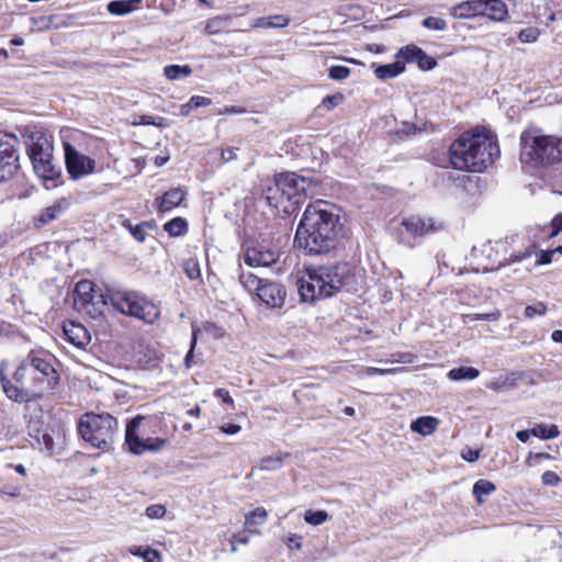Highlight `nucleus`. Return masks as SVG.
Returning a JSON list of instances; mask_svg holds the SVG:
<instances>
[{
  "label": "nucleus",
  "instance_id": "nucleus-1",
  "mask_svg": "<svg viewBox=\"0 0 562 562\" xmlns=\"http://www.w3.org/2000/svg\"><path fill=\"white\" fill-rule=\"evenodd\" d=\"M60 376L53 358L42 352H30L10 376H1L3 392L19 404L35 403L54 393Z\"/></svg>",
  "mask_w": 562,
  "mask_h": 562
},
{
  "label": "nucleus",
  "instance_id": "nucleus-2",
  "mask_svg": "<svg viewBox=\"0 0 562 562\" xmlns=\"http://www.w3.org/2000/svg\"><path fill=\"white\" fill-rule=\"evenodd\" d=\"M338 209L323 200L308 204L296 229L295 241L310 254L335 247L341 229Z\"/></svg>",
  "mask_w": 562,
  "mask_h": 562
},
{
  "label": "nucleus",
  "instance_id": "nucleus-3",
  "mask_svg": "<svg viewBox=\"0 0 562 562\" xmlns=\"http://www.w3.org/2000/svg\"><path fill=\"white\" fill-rule=\"evenodd\" d=\"M450 162L457 170L483 172L499 155L494 135L485 127L463 133L449 149Z\"/></svg>",
  "mask_w": 562,
  "mask_h": 562
},
{
  "label": "nucleus",
  "instance_id": "nucleus-4",
  "mask_svg": "<svg viewBox=\"0 0 562 562\" xmlns=\"http://www.w3.org/2000/svg\"><path fill=\"white\" fill-rule=\"evenodd\" d=\"M359 277L347 263L322 266L308 272L306 280L302 279L299 293L304 302H314L333 296L340 289L357 292Z\"/></svg>",
  "mask_w": 562,
  "mask_h": 562
},
{
  "label": "nucleus",
  "instance_id": "nucleus-5",
  "mask_svg": "<svg viewBox=\"0 0 562 562\" xmlns=\"http://www.w3.org/2000/svg\"><path fill=\"white\" fill-rule=\"evenodd\" d=\"M520 161L530 168L554 164L553 136L527 130L520 136Z\"/></svg>",
  "mask_w": 562,
  "mask_h": 562
},
{
  "label": "nucleus",
  "instance_id": "nucleus-6",
  "mask_svg": "<svg viewBox=\"0 0 562 562\" xmlns=\"http://www.w3.org/2000/svg\"><path fill=\"white\" fill-rule=\"evenodd\" d=\"M78 431L83 440L105 450L117 431V420L108 413H87L79 420Z\"/></svg>",
  "mask_w": 562,
  "mask_h": 562
},
{
  "label": "nucleus",
  "instance_id": "nucleus-7",
  "mask_svg": "<svg viewBox=\"0 0 562 562\" xmlns=\"http://www.w3.org/2000/svg\"><path fill=\"white\" fill-rule=\"evenodd\" d=\"M115 311L126 316H159L158 306L145 295L135 291H115L110 295Z\"/></svg>",
  "mask_w": 562,
  "mask_h": 562
},
{
  "label": "nucleus",
  "instance_id": "nucleus-8",
  "mask_svg": "<svg viewBox=\"0 0 562 562\" xmlns=\"http://www.w3.org/2000/svg\"><path fill=\"white\" fill-rule=\"evenodd\" d=\"M74 308L79 314L87 316H103L106 300L101 293H97L95 284L90 280H80L72 290Z\"/></svg>",
  "mask_w": 562,
  "mask_h": 562
},
{
  "label": "nucleus",
  "instance_id": "nucleus-9",
  "mask_svg": "<svg viewBox=\"0 0 562 562\" xmlns=\"http://www.w3.org/2000/svg\"><path fill=\"white\" fill-rule=\"evenodd\" d=\"M19 145L15 135L0 133V182L11 179L19 168Z\"/></svg>",
  "mask_w": 562,
  "mask_h": 562
},
{
  "label": "nucleus",
  "instance_id": "nucleus-10",
  "mask_svg": "<svg viewBox=\"0 0 562 562\" xmlns=\"http://www.w3.org/2000/svg\"><path fill=\"white\" fill-rule=\"evenodd\" d=\"M276 177L291 202H295V209H297L303 198L314 194V182L311 178L296 175L295 172H283Z\"/></svg>",
  "mask_w": 562,
  "mask_h": 562
},
{
  "label": "nucleus",
  "instance_id": "nucleus-11",
  "mask_svg": "<svg viewBox=\"0 0 562 562\" xmlns=\"http://www.w3.org/2000/svg\"><path fill=\"white\" fill-rule=\"evenodd\" d=\"M65 164L71 179L77 180L92 173L95 160L79 153L70 143L64 142Z\"/></svg>",
  "mask_w": 562,
  "mask_h": 562
},
{
  "label": "nucleus",
  "instance_id": "nucleus-12",
  "mask_svg": "<svg viewBox=\"0 0 562 562\" xmlns=\"http://www.w3.org/2000/svg\"><path fill=\"white\" fill-rule=\"evenodd\" d=\"M144 417L136 416L128 422L125 429V441L128 449L134 454H140L146 450L158 451L166 445L165 439L160 438H147L145 440L137 436V428L143 422Z\"/></svg>",
  "mask_w": 562,
  "mask_h": 562
},
{
  "label": "nucleus",
  "instance_id": "nucleus-13",
  "mask_svg": "<svg viewBox=\"0 0 562 562\" xmlns=\"http://www.w3.org/2000/svg\"><path fill=\"white\" fill-rule=\"evenodd\" d=\"M279 257L278 248L259 243L247 246L244 254L245 263L249 267H269L277 262Z\"/></svg>",
  "mask_w": 562,
  "mask_h": 562
},
{
  "label": "nucleus",
  "instance_id": "nucleus-14",
  "mask_svg": "<svg viewBox=\"0 0 562 562\" xmlns=\"http://www.w3.org/2000/svg\"><path fill=\"white\" fill-rule=\"evenodd\" d=\"M29 157L54 150L53 136L41 130H25L23 134Z\"/></svg>",
  "mask_w": 562,
  "mask_h": 562
},
{
  "label": "nucleus",
  "instance_id": "nucleus-15",
  "mask_svg": "<svg viewBox=\"0 0 562 562\" xmlns=\"http://www.w3.org/2000/svg\"><path fill=\"white\" fill-rule=\"evenodd\" d=\"M263 195L267 203L276 209L279 213L290 215L296 210L295 202H291L286 195V192L282 190L277 177L274 178L273 183L267 187Z\"/></svg>",
  "mask_w": 562,
  "mask_h": 562
},
{
  "label": "nucleus",
  "instance_id": "nucleus-16",
  "mask_svg": "<svg viewBox=\"0 0 562 562\" xmlns=\"http://www.w3.org/2000/svg\"><path fill=\"white\" fill-rule=\"evenodd\" d=\"M35 173L43 180L59 178L61 169L54 162L53 151L29 157Z\"/></svg>",
  "mask_w": 562,
  "mask_h": 562
},
{
  "label": "nucleus",
  "instance_id": "nucleus-17",
  "mask_svg": "<svg viewBox=\"0 0 562 562\" xmlns=\"http://www.w3.org/2000/svg\"><path fill=\"white\" fill-rule=\"evenodd\" d=\"M63 333L67 340L78 348H83L90 344L91 336L89 330L74 318H68L63 323Z\"/></svg>",
  "mask_w": 562,
  "mask_h": 562
},
{
  "label": "nucleus",
  "instance_id": "nucleus-18",
  "mask_svg": "<svg viewBox=\"0 0 562 562\" xmlns=\"http://www.w3.org/2000/svg\"><path fill=\"white\" fill-rule=\"evenodd\" d=\"M286 291L283 285L265 281L263 285L257 293V296L270 307H281L284 303Z\"/></svg>",
  "mask_w": 562,
  "mask_h": 562
},
{
  "label": "nucleus",
  "instance_id": "nucleus-19",
  "mask_svg": "<svg viewBox=\"0 0 562 562\" xmlns=\"http://www.w3.org/2000/svg\"><path fill=\"white\" fill-rule=\"evenodd\" d=\"M402 225L413 236H425L427 234L438 232L442 227L441 223L435 222L432 218H423L418 216L404 218Z\"/></svg>",
  "mask_w": 562,
  "mask_h": 562
},
{
  "label": "nucleus",
  "instance_id": "nucleus-20",
  "mask_svg": "<svg viewBox=\"0 0 562 562\" xmlns=\"http://www.w3.org/2000/svg\"><path fill=\"white\" fill-rule=\"evenodd\" d=\"M483 0H467L453 5L450 10L454 19H472L477 15H484Z\"/></svg>",
  "mask_w": 562,
  "mask_h": 562
},
{
  "label": "nucleus",
  "instance_id": "nucleus-21",
  "mask_svg": "<svg viewBox=\"0 0 562 562\" xmlns=\"http://www.w3.org/2000/svg\"><path fill=\"white\" fill-rule=\"evenodd\" d=\"M439 424L440 422L436 417L422 416L413 420L409 428L413 432H416L418 435L429 436L437 430Z\"/></svg>",
  "mask_w": 562,
  "mask_h": 562
},
{
  "label": "nucleus",
  "instance_id": "nucleus-22",
  "mask_svg": "<svg viewBox=\"0 0 562 562\" xmlns=\"http://www.w3.org/2000/svg\"><path fill=\"white\" fill-rule=\"evenodd\" d=\"M184 196V191L179 188L167 191L160 199L158 211L161 213L171 211L173 207L179 206L182 203Z\"/></svg>",
  "mask_w": 562,
  "mask_h": 562
},
{
  "label": "nucleus",
  "instance_id": "nucleus-23",
  "mask_svg": "<svg viewBox=\"0 0 562 562\" xmlns=\"http://www.w3.org/2000/svg\"><path fill=\"white\" fill-rule=\"evenodd\" d=\"M484 15L494 21H503L507 15V7L502 0H483Z\"/></svg>",
  "mask_w": 562,
  "mask_h": 562
},
{
  "label": "nucleus",
  "instance_id": "nucleus-24",
  "mask_svg": "<svg viewBox=\"0 0 562 562\" xmlns=\"http://www.w3.org/2000/svg\"><path fill=\"white\" fill-rule=\"evenodd\" d=\"M405 70V65L401 61H395L385 65H379L374 68V75L380 80H387L395 78Z\"/></svg>",
  "mask_w": 562,
  "mask_h": 562
},
{
  "label": "nucleus",
  "instance_id": "nucleus-25",
  "mask_svg": "<svg viewBox=\"0 0 562 562\" xmlns=\"http://www.w3.org/2000/svg\"><path fill=\"white\" fill-rule=\"evenodd\" d=\"M290 23V18L276 14L270 16L258 18L254 21L252 27L257 29H268V27H285Z\"/></svg>",
  "mask_w": 562,
  "mask_h": 562
},
{
  "label": "nucleus",
  "instance_id": "nucleus-26",
  "mask_svg": "<svg viewBox=\"0 0 562 562\" xmlns=\"http://www.w3.org/2000/svg\"><path fill=\"white\" fill-rule=\"evenodd\" d=\"M495 491V484L485 479L477 480L472 487V493L479 504H483L485 498L493 494Z\"/></svg>",
  "mask_w": 562,
  "mask_h": 562
},
{
  "label": "nucleus",
  "instance_id": "nucleus-27",
  "mask_svg": "<svg viewBox=\"0 0 562 562\" xmlns=\"http://www.w3.org/2000/svg\"><path fill=\"white\" fill-rule=\"evenodd\" d=\"M480 375V371L473 367H459L451 369L447 376L451 381H463V380H474Z\"/></svg>",
  "mask_w": 562,
  "mask_h": 562
},
{
  "label": "nucleus",
  "instance_id": "nucleus-28",
  "mask_svg": "<svg viewBox=\"0 0 562 562\" xmlns=\"http://www.w3.org/2000/svg\"><path fill=\"white\" fill-rule=\"evenodd\" d=\"M289 457V453L278 452L273 456L265 457L259 462V469L263 471H276L282 468L284 460Z\"/></svg>",
  "mask_w": 562,
  "mask_h": 562
},
{
  "label": "nucleus",
  "instance_id": "nucleus-29",
  "mask_svg": "<svg viewBox=\"0 0 562 562\" xmlns=\"http://www.w3.org/2000/svg\"><path fill=\"white\" fill-rule=\"evenodd\" d=\"M139 3L140 0H113L108 3V11L114 15H125L134 10L133 3Z\"/></svg>",
  "mask_w": 562,
  "mask_h": 562
},
{
  "label": "nucleus",
  "instance_id": "nucleus-30",
  "mask_svg": "<svg viewBox=\"0 0 562 562\" xmlns=\"http://www.w3.org/2000/svg\"><path fill=\"white\" fill-rule=\"evenodd\" d=\"M128 552L135 557L142 558L145 562H161L160 553L149 547L133 546L128 549Z\"/></svg>",
  "mask_w": 562,
  "mask_h": 562
},
{
  "label": "nucleus",
  "instance_id": "nucleus-31",
  "mask_svg": "<svg viewBox=\"0 0 562 562\" xmlns=\"http://www.w3.org/2000/svg\"><path fill=\"white\" fill-rule=\"evenodd\" d=\"M121 224L124 228H126L131 233V235L135 238V240H137L138 243L145 241L147 234L144 228L150 227V224L148 222H142L137 225H133L131 220L123 218Z\"/></svg>",
  "mask_w": 562,
  "mask_h": 562
},
{
  "label": "nucleus",
  "instance_id": "nucleus-32",
  "mask_svg": "<svg viewBox=\"0 0 562 562\" xmlns=\"http://www.w3.org/2000/svg\"><path fill=\"white\" fill-rule=\"evenodd\" d=\"M164 229L171 237H179L184 235L188 232V223L182 217H175L171 221L165 223Z\"/></svg>",
  "mask_w": 562,
  "mask_h": 562
},
{
  "label": "nucleus",
  "instance_id": "nucleus-33",
  "mask_svg": "<svg viewBox=\"0 0 562 562\" xmlns=\"http://www.w3.org/2000/svg\"><path fill=\"white\" fill-rule=\"evenodd\" d=\"M56 16L55 15H38L32 16L30 19V30L31 32H44L49 30L53 25H55Z\"/></svg>",
  "mask_w": 562,
  "mask_h": 562
},
{
  "label": "nucleus",
  "instance_id": "nucleus-34",
  "mask_svg": "<svg viewBox=\"0 0 562 562\" xmlns=\"http://www.w3.org/2000/svg\"><path fill=\"white\" fill-rule=\"evenodd\" d=\"M192 68L189 65H168L164 68V74L169 80H178L190 76Z\"/></svg>",
  "mask_w": 562,
  "mask_h": 562
},
{
  "label": "nucleus",
  "instance_id": "nucleus-35",
  "mask_svg": "<svg viewBox=\"0 0 562 562\" xmlns=\"http://www.w3.org/2000/svg\"><path fill=\"white\" fill-rule=\"evenodd\" d=\"M239 281L241 285L249 292H259L266 280L256 277L252 273H240Z\"/></svg>",
  "mask_w": 562,
  "mask_h": 562
},
{
  "label": "nucleus",
  "instance_id": "nucleus-36",
  "mask_svg": "<svg viewBox=\"0 0 562 562\" xmlns=\"http://www.w3.org/2000/svg\"><path fill=\"white\" fill-rule=\"evenodd\" d=\"M531 434L541 439H551L559 436V429L555 425L539 424L531 429Z\"/></svg>",
  "mask_w": 562,
  "mask_h": 562
},
{
  "label": "nucleus",
  "instance_id": "nucleus-37",
  "mask_svg": "<svg viewBox=\"0 0 562 562\" xmlns=\"http://www.w3.org/2000/svg\"><path fill=\"white\" fill-rule=\"evenodd\" d=\"M267 510L263 507H257L246 515L245 525L247 527L262 525L267 520Z\"/></svg>",
  "mask_w": 562,
  "mask_h": 562
},
{
  "label": "nucleus",
  "instance_id": "nucleus-38",
  "mask_svg": "<svg viewBox=\"0 0 562 562\" xmlns=\"http://www.w3.org/2000/svg\"><path fill=\"white\" fill-rule=\"evenodd\" d=\"M419 55H423L422 48L416 45H406L397 52L396 57L407 63H413L419 58Z\"/></svg>",
  "mask_w": 562,
  "mask_h": 562
},
{
  "label": "nucleus",
  "instance_id": "nucleus-39",
  "mask_svg": "<svg viewBox=\"0 0 562 562\" xmlns=\"http://www.w3.org/2000/svg\"><path fill=\"white\" fill-rule=\"evenodd\" d=\"M329 515L325 510H306L304 514V520L312 526H319L326 522Z\"/></svg>",
  "mask_w": 562,
  "mask_h": 562
},
{
  "label": "nucleus",
  "instance_id": "nucleus-40",
  "mask_svg": "<svg viewBox=\"0 0 562 562\" xmlns=\"http://www.w3.org/2000/svg\"><path fill=\"white\" fill-rule=\"evenodd\" d=\"M60 212L59 205H52L46 207L38 217L35 218L36 226H43L57 217Z\"/></svg>",
  "mask_w": 562,
  "mask_h": 562
},
{
  "label": "nucleus",
  "instance_id": "nucleus-41",
  "mask_svg": "<svg viewBox=\"0 0 562 562\" xmlns=\"http://www.w3.org/2000/svg\"><path fill=\"white\" fill-rule=\"evenodd\" d=\"M350 72H351L350 68H348L346 66L336 65V66H331L328 69V77L333 80L341 81V80L347 79L350 76Z\"/></svg>",
  "mask_w": 562,
  "mask_h": 562
},
{
  "label": "nucleus",
  "instance_id": "nucleus-42",
  "mask_svg": "<svg viewBox=\"0 0 562 562\" xmlns=\"http://www.w3.org/2000/svg\"><path fill=\"white\" fill-rule=\"evenodd\" d=\"M423 26L434 31H445L447 29V22L441 18L427 16L422 22Z\"/></svg>",
  "mask_w": 562,
  "mask_h": 562
},
{
  "label": "nucleus",
  "instance_id": "nucleus-43",
  "mask_svg": "<svg viewBox=\"0 0 562 562\" xmlns=\"http://www.w3.org/2000/svg\"><path fill=\"white\" fill-rule=\"evenodd\" d=\"M200 333H201V329L199 328V326L196 324H193L190 349L184 358V364L187 368H191V366H192L193 352H194V348H195L196 340H198Z\"/></svg>",
  "mask_w": 562,
  "mask_h": 562
},
{
  "label": "nucleus",
  "instance_id": "nucleus-44",
  "mask_svg": "<svg viewBox=\"0 0 562 562\" xmlns=\"http://www.w3.org/2000/svg\"><path fill=\"white\" fill-rule=\"evenodd\" d=\"M227 19L222 16H216L211 19L205 25V32L207 34H216L222 27L226 24Z\"/></svg>",
  "mask_w": 562,
  "mask_h": 562
},
{
  "label": "nucleus",
  "instance_id": "nucleus-45",
  "mask_svg": "<svg viewBox=\"0 0 562 562\" xmlns=\"http://www.w3.org/2000/svg\"><path fill=\"white\" fill-rule=\"evenodd\" d=\"M139 120H140L139 123L143 125H154V126H158V127L169 126L167 120L161 116L142 115Z\"/></svg>",
  "mask_w": 562,
  "mask_h": 562
},
{
  "label": "nucleus",
  "instance_id": "nucleus-46",
  "mask_svg": "<svg viewBox=\"0 0 562 562\" xmlns=\"http://www.w3.org/2000/svg\"><path fill=\"white\" fill-rule=\"evenodd\" d=\"M166 507L160 504H154L145 509V515L150 519H160L166 515Z\"/></svg>",
  "mask_w": 562,
  "mask_h": 562
},
{
  "label": "nucleus",
  "instance_id": "nucleus-47",
  "mask_svg": "<svg viewBox=\"0 0 562 562\" xmlns=\"http://www.w3.org/2000/svg\"><path fill=\"white\" fill-rule=\"evenodd\" d=\"M199 328L201 329V333L199 334V336L202 335L203 331H205L213 338H220L224 335V329L216 326L213 322L206 321L203 325V328H201V327H199Z\"/></svg>",
  "mask_w": 562,
  "mask_h": 562
},
{
  "label": "nucleus",
  "instance_id": "nucleus-48",
  "mask_svg": "<svg viewBox=\"0 0 562 562\" xmlns=\"http://www.w3.org/2000/svg\"><path fill=\"white\" fill-rule=\"evenodd\" d=\"M415 359V356L409 352H395L390 356V358L386 360L391 363H413Z\"/></svg>",
  "mask_w": 562,
  "mask_h": 562
},
{
  "label": "nucleus",
  "instance_id": "nucleus-49",
  "mask_svg": "<svg viewBox=\"0 0 562 562\" xmlns=\"http://www.w3.org/2000/svg\"><path fill=\"white\" fill-rule=\"evenodd\" d=\"M398 371L397 368H390V369H381V368H373V367H367L362 369V374L372 376V375H389L394 374Z\"/></svg>",
  "mask_w": 562,
  "mask_h": 562
},
{
  "label": "nucleus",
  "instance_id": "nucleus-50",
  "mask_svg": "<svg viewBox=\"0 0 562 562\" xmlns=\"http://www.w3.org/2000/svg\"><path fill=\"white\" fill-rule=\"evenodd\" d=\"M539 36V31L533 27L524 29L519 32L518 38L522 43H532Z\"/></svg>",
  "mask_w": 562,
  "mask_h": 562
},
{
  "label": "nucleus",
  "instance_id": "nucleus-51",
  "mask_svg": "<svg viewBox=\"0 0 562 562\" xmlns=\"http://www.w3.org/2000/svg\"><path fill=\"white\" fill-rule=\"evenodd\" d=\"M416 63L423 70H431L437 66V61L432 57H429L424 50L423 55H419V58H417Z\"/></svg>",
  "mask_w": 562,
  "mask_h": 562
},
{
  "label": "nucleus",
  "instance_id": "nucleus-52",
  "mask_svg": "<svg viewBox=\"0 0 562 562\" xmlns=\"http://www.w3.org/2000/svg\"><path fill=\"white\" fill-rule=\"evenodd\" d=\"M344 100V95L341 93H337L334 95H327L323 99V106L327 110H333Z\"/></svg>",
  "mask_w": 562,
  "mask_h": 562
},
{
  "label": "nucleus",
  "instance_id": "nucleus-53",
  "mask_svg": "<svg viewBox=\"0 0 562 562\" xmlns=\"http://www.w3.org/2000/svg\"><path fill=\"white\" fill-rule=\"evenodd\" d=\"M546 312L547 308L541 302L525 307V316L543 315Z\"/></svg>",
  "mask_w": 562,
  "mask_h": 562
},
{
  "label": "nucleus",
  "instance_id": "nucleus-54",
  "mask_svg": "<svg viewBox=\"0 0 562 562\" xmlns=\"http://www.w3.org/2000/svg\"><path fill=\"white\" fill-rule=\"evenodd\" d=\"M536 248H537V246L533 244V245L529 246L525 251L512 255L509 261L510 262L522 261V260L529 258L536 251Z\"/></svg>",
  "mask_w": 562,
  "mask_h": 562
},
{
  "label": "nucleus",
  "instance_id": "nucleus-55",
  "mask_svg": "<svg viewBox=\"0 0 562 562\" xmlns=\"http://www.w3.org/2000/svg\"><path fill=\"white\" fill-rule=\"evenodd\" d=\"M541 481L544 485L557 486L560 483V477L553 471H546L541 476Z\"/></svg>",
  "mask_w": 562,
  "mask_h": 562
},
{
  "label": "nucleus",
  "instance_id": "nucleus-56",
  "mask_svg": "<svg viewBox=\"0 0 562 562\" xmlns=\"http://www.w3.org/2000/svg\"><path fill=\"white\" fill-rule=\"evenodd\" d=\"M481 450L480 449H472V448H464L461 451V458L464 461L468 462H475L480 458Z\"/></svg>",
  "mask_w": 562,
  "mask_h": 562
},
{
  "label": "nucleus",
  "instance_id": "nucleus-57",
  "mask_svg": "<svg viewBox=\"0 0 562 562\" xmlns=\"http://www.w3.org/2000/svg\"><path fill=\"white\" fill-rule=\"evenodd\" d=\"M186 272L188 274V277L191 279V280H194L196 278H199L200 276V268H199V265L198 262L193 261V260H190L186 263Z\"/></svg>",
  "mask_w": 562,
  "mask_h": 562
},
{
  "label": "nucleus",
  "instance_id": "nucleus-58",
  "mask_svg": "<svg viewBox=\"0 0 562 562\" xmlns=\"http://www.w3.org/2000/svg\"><path fill=\"white\" fill-rule=\"evenodd\" d=\"M189 102L193 109L206 106L212 103L211 99L202 95H193L190 98Z\"/></svg>",
  "mask_w": 562,
  "mask_h": 562
},
{
  "label": "nucleus",
  "instance_id": "nucleus-59",
  "mask_svg": "<svg viewBox=\"0 0 562 562\" xmlns=\"http://www.w3.org/2000/svg\"><path fill=\"white\" fill-rule=\"evenodd\" d=\"M554 250H542L539 259L536 261V266L549 265L552 262Z\"/></svg>",
  "mask_w": 562,
  "mask_h": 562
},
{
  "label": "nucleus",
  "instance_id": "nucleus-60",
  "mask_svg": "<svg viewBox=\"0 0 562 562\" xmlns=\"http://www.w3.org/2000/svg\"><path fill=\"white\" fill-rule=\"evenodd\" d=\"M552 231L549 237H555L562 231V214H558L551 222Z\"/></svg>",
  "mask_w": 562,
  "mask_h": 562
},
{
  "label": "nucleus",
  "instance_id": "nucleus-61",
  "mask_svg": "<svg viewBox=\"0 0 562 562\" xmlns=\"http://www.w3.org/2000/svg\"><path fill=\"white\" fill-rule=\"evenodd\" d=\"M240 429L241 427L237 424H223L220 426V430L226 435H236Z\"/></svg>",
  "mask_w": 562,
  "mask_h": 562
},
{
  "label": "nucleus",
  "instance_id": "nucleus-62",
  "mask_svg": "<svg viewBox=\"0 0 562 562\" xmlns=\"http://www.w3.org/2000/svg\"><path fill=\"white\" fill-rule=\"evenodd\" d=\"M214 395L216 397H220L223 401V403H226L229 405L234 404L233 397L229 395L228 391L225 389H216L214 392Z\"/></svg>",
  "mask_w": 562,
  "mask_h": 562
},
{
  "label": "nucleus",
  "instance_id": "nucleus-63",
  "mask_svg": "<svg viewBox=\"0 0 562 562\" xmlns=\"http://www.w3.org/2000/svg\"><path fill=\"white\" fill-rule=\"evenodd\" d=\"M554 146V160L560 161L562 159V136L560 138L553 136Z\"/></svg>",
  "mask_w": 562,
  "mask_h": 562
},
{
  "label": "nucleus",
  "instance_id": "nucleus-64",
  "mask_svg": "<svg viewBox=\"0 0 562 562\" xmlns=\"http://www.w3.org/2000/svg\"><path fill=\"white\" fill-rule=\"evenodd\" d=\"M238 150V148H235V147H231V148H226L224 150H222V160L224 162H228V161H232L234 159L237 158V155H236V151Z\"/></svg>",
  "mask_w": 562,
  "mask_h": 562
}]
</instances>
